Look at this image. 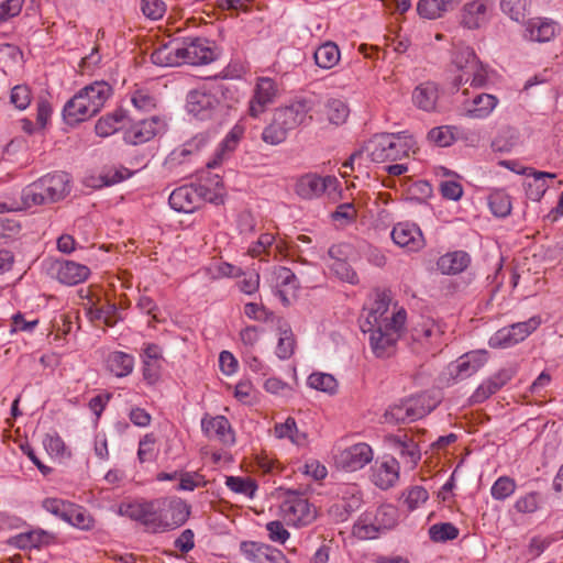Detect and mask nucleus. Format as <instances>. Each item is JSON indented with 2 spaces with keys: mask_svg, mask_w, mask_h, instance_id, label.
Instances as JSON below:
<instances>
[{
  "mask_svg": "<svg viewBox=\"0 0 563 563\" xmlns=\"http://www.w3.org/2000/svg\"><path fill=\"white\" fill-rule=\"evenodd\" d=\"M317 103L316 98H299L289 106L276 109L272 122L263 130L262 140L271 145L283 143L289 131L312 121L311 112Z\"/></svg>",
  "mask_w": 563,
  "mask_h": 563,
  "instance_id": "1",
  "label": "nucleus"
},
{
  "mask_svg": "<svg viewBox=\"0 0 563 563\" xmlns=\"http://www.w3.org/2000/svg\"><path fill=\"white\" fill-rule=\"evenodd\" d=\"M112 92V87L104 80L95 81L81 88L64 106V120L74 125L96 115Z\"/></svg>",
  "mask_w": 563,
  "mask_h": 563,
  "instance_id": "2",
  "label": "nucleus"
},
{
  "mask_svg": "<svg viewBox=\"0 0 563 563\" xmlns=\"http://www.w3.org/2000/svg\"><path fill=\"white\" fill-rule=\"evenodd\" d=\"M407 132L377 133L363 143V150L373 163L396 162L409 156L415 146Z\"/></svg>",
  "mask_w": 563,
  "mask_h": 563,
  "instance_id": "3",
  "label": "nucleus"
},
{
  "mask_svg": "<svg viewBox=\"0 0 563 563\" xmlns=\"http://www.w3.org/2000/svg\"><path fill=\"white\" fill-rule=\"evenodd\" d=\"M70 192V176L64 172L47 174L25 187L22 191L24 208L52 203L64 199Z\"/></svg>",
  "mask_w": 563,
  "mask_h": 563,
  "instance_id": "4",
  "label": "nucleus"
},
{
  "mask_svg": "<svg viewBox=\"0 0 563 563\" xmlns=\"http://www.w3.org/2000/svg\"><path fill=\"white\" fill-rule=\"evenodd\" d=\"M407 318L404 308L397 309L391 313L390 325L376 327L373 330H366L369 333V345L377 357H389L395 352L396 343L400 338V332Z\"/></svg>",
  "mask_w": 563,
  "mask_h": 563,
  "instance_id": "5",
  "label": "nucleus"
},
{
  "mask_svg": "<svg viewBox=\"0 0 563 563\" xmlns=\"http://www.w3.org/2000/svg\"><path fill=\"white\" fill-rule=\"evenodd\" d=\"M280 492L283 501L279 508L288 525L303 527L316 520V507L301 493L291 489H280Z\"/></svg>",
  "mask_w": 563,
  "mask_h": 563,
  "instance_id": "6",
  "label": "nucleus"
},
{
  "mask_svg": "<svg viewBox=\"0 0 563 563\" xmlns=\"http://www.w3.org/2000/svg\"><path fill=\"white\" fill-rule=\"evenodd\" d=\"M221 92L220 87L211 90L196 89L189 91L186 98L188 113L199 121L217 119L223 110V104L219 98Z\"/></svg>",
  "mask_w": 563,
  "mask_h": 563,
  "instance_id": "7",
  "label": "nucleus"
},
{
  "mask_svg": "<svg viewBox=\"0 0 563 563\" xmlns=\"http://www.w3.org/2000/svg\"><path fill=\"white\" fill-rule=\"evenodd\" d=\"M430 398L424 395H416L401 399L390 406L385 415V421L391 423H408L423 418L433 410Z\"/></svg>",
  "mask_w": 563,
  "mask_h": 563,
  "instance_id": "8",
  "label": "nucleus"
},
{
  "mask_svg": "<svg viewBox=\"0 0 563 563\" xmlns=\"http://www.w3.org/2000/svg\"><path fill=\"white\" fill-rule=\"evenodd\" d=\"M157 506V499L123 503L119 507V512L131 520L141 522L148 532L162 533V518Z\"/></svg>",
  "mask_w": 563,
  "mask_h": 563,
  "instance_id": "9",
  "label": "nucleus"
},
{
  "mask_svg": "<svg viewBox=\"0 0 563 563\" xmlns=\"http://www.w3.org/2000/svg\"><path fill=\"white\" fill-rule=\"evenodd\" d=\"M541 324V318L533 316L523 322H517L509 327L499 329L489 339L492 347L506 349L522 342Z\"/></svg>",
  "mask_w": 563,
  "mask_h": 563,
  "instance_id": "10",
  "label": "nucleus"
},
{
  "mask_svg": "<svg viewBox=\"0 0 563 563\" xmlns=\"http://www.w3.org/2000/svg\"><path fill=\"white\" fill-rule=\"evenodd\" d=\"M209 194L210 189L205 185H184L169 195L168 202L178 212L191 213L209 199Z\"/></svg>",
  "mask_w": 563,
  "mask_h": 563,
  "instance_id": "11",
  "label": "nucleus"
},
{
  "mask_svg": "<svg viewBox=\"0 0 563 563\" xmlns=\"http://www.w3.org/2000/svg\"><path fill=\"white\" fill-rule=\"evenodd\" d=\"M391 302L390 291L387 290H375L373 302L369 303L364 310L366 316L361 320V330L366 333V330H373L376 327L390 325V317L393 312L389 311Z\"/></svg>",
  "mask_w": 563,
  "mask_h": 563,
  "instance_id": "12",
  "label": "nucleus"
},
{
  "mask_svg": "<svg viewBox=\"0 0 563 563\" xmlns=\"http://www.w3.org/2000/svg\"><path fill=\"white\" fill-rule=\"evenodd\" d=\"M163 532L181 527L189 518L191 507L179 497L157 498Z\"/></svg>",
  "mask_w": 563,
  "mask_h": 563,
  "instance_id": "13",
  "label": "nucleus"
},
{
  "mask_svg": "<svg viewBox=\"0 0 563 563\" xmlns=\"http://www.w3.org/2000/svg\"><path fill=\"white\" fill-rule=\"evenodd\" d=\"M184 64L201 65L217 57L212 43L205 37H187L181 43Z\"/></svg>",
  "mask_w": 563,
  "mask_h": 563,
  "instance_id": "14",
  "label": "nucleus"
},
{
  "mask_svg": "<svg viewBox=\"0 0 563 563\" xmlns=\"http://www.w3.org/2000/svg\"><path fill=\"white\" fill-rule=\"evenodd\" d=\"M166 130V122L157 115L140 120L124 132V141L139 145L151 141Z\"/></svg>",
  "mask_w": 563,
  "mask_h": 563,
  "instance_id": "15",
  "label": "nucleus"
},
{
  "mask_svg": "<svg viewBox=\"0 0 563 563\" xmlns=\"http://www.w3.org/2000/svg\"><path fill=\"white\" fill-rule=\"evenodd\" d=\"M338 179L334 176L321 177L317 174H306L296 183V194L302 199L320 197L327 190H335Z\"/></svg>",
  "mask_w": 563,
  "mask_h": 563,
  "instance_id": "16",
  "label": "nucleus"
},
{
  "mask_svg": "<svg viewBox=\"0 0 563 563\" xmlns=\"http://www.w3.org/2000/svg\"><path fill=\"white\" fill-rule=\"evenodd\" d=\"M277 92L278 87L274 79L269 77L257 78L253 97L250 100V115L257 118L264 113L267 107L274 103Z\"/></svg>",
  "mask_w": 563,
  "mask_h": 563,
  "instance_id": "17",
  "label": "nucleus"
},
{
  "mask_svg": "<svg viewBox=\"0 0 563 563\" xmlns=\"http://www.w3.org/2000/svg\"><path fill=\"white\" fill-rule=\"evenodd\" d=\"M492 10V0H473L467 2L460 11V24L467 30L481 29L489 21Z\"/></svg>",
  "mask_w": 563,
  "mask_h": 563,
  "instance_id": "18",
  "label": "nucleus"
},
{
  "mask_svg": "<svg viewBox=\"0 0 563 563\" xmlns=\"http://www.w3.org/2000/svg\"><path fill=\"white\" fill-rule=\"evenodd\" d=\"M49 269L59 283L68 286L80 284L90 275L86 265L67 260H54Z\"/></svg>",
  "mask_w": 563,
  "mask_h": 563,
  "instance_id": "19",
  "label": "nucleus"
},
{
  "mask_svg": "<svg viewBox=\"0 0 563 563\" xmlns=\"http://www.w3.org/2000/svg\"><path fill=\"white\" fill-rule=\"evenodd\" d=\"M373 460V450L367 443H356L340 452L338 464L349 472L363 468Z\"/></svg>",
  "mask_w": 563,
  "mask_h": 563,
  "instance_id": "20",
  "label": "nucleus"
},
{
  "mask_svg": "<svg viewBox=\"0 0 563 563\" xmlns=\"http://www.w3.org/2000/svg\"><path fill=\"white\" fill-rule=\"evenodd\" d=\"M399 478V463L393 456H384L372 467V481L380 489L393 487Z\"/></svg>",
  "mask_w": 563,
  "mask_h": 563,
  "instance_id": "21",
  "label": "nucleus"
},
{
  "mask_svg": "<svg viewBox=\"0 0 563 563\" xmlns=\"http://www.w3.org/2000/svg\"><path fill=\"white\" fill-rule=\"evenodd\" d=\"M201 428L210 439H216L223 444L234 443V432L229 420L224 416H206L201 420Z\"/></svg>",
  "mask_w": 563,
  "mask_h": 563,
  "instance_id": "22",
  "label": "nucleus"
},
{
  "mask_svg": "<svg viewBox=\"0 0 563 563\" xmlns=\"http://www.w3.org/2000/svg\"><path fill=\"white\" fill-rule=\"evenodd\" d=\"M151 59L158 66H179L184 64L181 44L178 41H169L162 44L152 53Z\"/></svg>",
  "mask_w": 563,
  "mask_h": 563,
  "instance_id": "23",
  "label": "nucleus"
},
{
  "mask_svg": "<svg viewBox=\"0 0 563 563\" xmlns=\"http://www.w3.org/2000/svg\"><path fill=\"white\" fill-rule=\"evenodd\" d=\"M512 377L510 369H500L479 385L471 397L472 404H481L504 387Z\"/></svg>",
  "mask_w": 563,
  "mask_h": 563,
  "instance_id": "24",
  "label": "nucleus"
},
{
  "mask_svg": "<svg viewBox=\"0 0 563 563\" xmlns=\"http://www.w3.org/2000/svg\"><path fill=\"white\" fill-rule=\"evenodd\" d=\"M470 263L471 257L465 251L454 250L439 257L437 268L443 275H457L464 272Z\"/></svg>",
  "mask_w": 563,
  "mask_h": 563,
  "instance_id": "25",
  "label": "nucleus"
},
{
  "mask_svg": "<svg viewBox=\"0 0 563 563\" xmlns=\"http://www.w3.org/2000/svg\"><path fill=\"white\" fill-rule=\"evenodd\" d=\"M558 30V24L552 20L530 19L526 24L525 38L534 42H549L555 36Z\"/></svg>",
  "mask_w": 563,
  "mask_h": 563,
  "instance_id": "26",
  "label": "nucleus"
},
{
  "mask_svg": "<svg viewBox=\"0 0 563 563\" xmlns=\"http://www.w3.org/2000/svg\"><path fill=\"white\" fill-rule=\"evenodd\" d=\"M390 235L397 246H409V244L420 245L424 243L420 228L411 222L397 223L393 228Z\"/></svg>",
  "mask_w": 563,
  "mask_h": 563,
  "instance_id": "27",
  "label": "nucleus"
},
{
  "mask_svg": "<svg viewBox=\"0 0 563 563\" xmlns=\"http://www.w3.org/2000/svg\"><path fill=\"white\" fill-rule=\"evenodd\" d=\"M453 64L455 67L462 73L457 76L453 85L456 89L463 85L464 76L474 68V66L479 62L474 49L470 46H461L457 47L453 54Z\"/></svg>",
  "mask_w": 563,
  "mask_h": 563,
  "instance_id": "28",
  "label": "nucleus"
},
{
  "mask_svg": "<svg viewBox=\"0 0 563 563\" xmlns=\"http://www.w3.org/2000/svg\"><path fill=\"white\" fill-rule=\"evenodd\" d=\"M498 99L494 95L478 93L465 108V115L473 119H484L496 108Z\"/></svg>",
  "mask_w": 563,
  "mask_h": 563,
  "instance_id": "29",
  "label": "nucleus"
},
{
  "mask_svg": "<svg viewBox=\"0 0 563 563\" xmlns=\"http://www.w3.org/2000/svg\"><path fill=\"white\" fill-rule=\"evenodd\" d=\"M460 0H419L417 12L421 18L434 20L453 10Z\"/></svg>",
  "mask_w": 563,
  "mask_h": 563,
  "instance_id": "30",
  "label": "nucleus"
},
{
  "mask_svg": "<svg viewBox=\"0 0 563 563\" xmlns=\"http://www.w3.org/2000/svg\"><path fill=\"white\" fill-rule=\"evenodd\" d=\"M329 268L342 280L351 284L357 283V275L345 260L341 258V249H328Z\"/></svg>",
  "mask_w": 563,
  "mask_h": 563,
  "instance_id": "31",
  "label": "nucleus"
},
{
  "mask_svg": "<svg viewBox=\"0 0 563 563\" xmlns=\"http://www.w3.org/2000/svg\"><path fill=\"white\" fill-rule=\"evenodd\" d=\"M438 97V88L430 81L420 84L412 92L413 103L424 111H431L435 108Z\"/></svg>",
  "mask_w": 563,
  "mask_h": 563,
  "instance_id": "32",
  "label": "nucleus"
},
{
  "mask_svg": "<svg viewBox=\"0 0 563 563\" xmlns=\"http://www.w3.org/2000/svg\"><path fill=\"white\" fill-rule=\"evenodd\" d=\"M107 368L117 377H125L134 368V357L121 351L111 352L107 357Z\"/></svg>",
  "mask_w": 563,
  "mask_h": 563,
  "instance_id": "33",
  "label": "nucleus"
},
{
  "mask_svg": "<svg viewBox=\"0 0 563 563\" xmlns=\"http://www.w3.org/2000/svg\"><path fill=\"white\" fill-rule=\"evenodd\" d=\"M316 65L323 69L334 67L340 60V49L334 42L321 44L313 54Z\"/></svg>",
  "mask_w": 563,
  "mask_h": 563,
  "instance_id": "34",
  "label": "nucleus"
},
{
  "mask_svg": "<svg viewBox=\"0 0 563 563\" xmlns=\"http://www.w3.org/2000/svg\"><path fill=\"white\" fill-rule=\"evenodd\" d=\"M241 134L242 130L239 128H234L224 137V140L219 144V147L217 148L213 158L207 163L208 169L216 168L217 166H219L223 162L225 155L235 150L241 137Z\"/></svg>",
  "mask_w": 563,
  "mask_h": 563,
  "instance_id": "35",
  "label": "nucleus"
},
{
  "mask_svg": "<svg viewBox=\"0 0 563 563\" xmlns=\"http://www.w3.org/2000/svg\"><path fill=\"white\" fill-rule=\"evenodd\" d=\"M125 118L123 110H115L113 113L101 117L95 126L97 135L107 137L115 133L120 128L121 123Z\"/></svg>",
  "mask_w": 563,
  "mask_h": 563,
  "instance_id": "36",
  "label": "nucleus"
},
{
  "mask_svg": "<svg viewBox=\"0 0 563 563\" xmlns=\"http://www.w3.org/2000/svg\"><path fill=\"white\" fill-rule=\"evenodd\" d=\"M274 433L276 438L288 439L297 445H300L306 441V434L298 430L296 420L292 417H288L283 423H276L274 427Z\"/></svg>",
  "mask_w": 563,
  "mask_h": 563,
  "instance_id": "37",
  "label": "nucleus"
},
{
  "mask_svg": "<svg viewBox=\"0 0 563 563\" xmlns=\"http://www.w3.org/2000/svg\"><path fill=\"white\" fill-rule=\"evenodd\" d=\"M380 533L371 514L362 515L353 526V534L361 540H371Z\"/></svg>",
  "mask_w": 563,
  "mask_h": 563,
  "instance_id": "38",
  "label": "nucleus"
},
{
  "mask_svg": "<svg viewBox=\"0 0 563 563\" xmlns=\"http://www.w3.org/2000/svg\"><path fill=\"white\" fill-rule=\"evenodd\" d=\"M484 364L479 354H466L459 358L455 365L456 377L464 379L475 374Z\"/></svg>",
  "mask_w": 563,
  "mask_h": 563,
  "instance_id": "39",
  "label": "nucleus"
},
{
  "mask_svg": "<svg viewBox=\"0 0 563 563\" xmlns=\"http://www.w3.org/2000/svg\"><path fill=\"white\" fill-rule=\"evenodd\" d=\"M240 550L247 560L254 563H264L273 548L254 541H243L240 544Z\"/></svg>",
  "mask_w": 563,
  "mask_h": 563,
  "instance_id": "40",
  "label": "nucleus"
},
{
  "mask_svg": "<svg viewBox=\"0 0 563 563\" xmlns=\"http://www.w3.org/2000/svg\"><path fill=\"white\" fill-rule=\"evenodd\" d=\"M530 0H501V11L516 22L525 21L529 13Z\"/></svg>",
  "mask_w": 563,
  "mask_h": 563,
  "instance_id": "41",
  "label": "nucleus"
},
{
  "mask_svg": "<svg viewBox=\"0 0 563 563\" xmlns=\"http://www.w3.org/2000/svg\"><path fill=\"white\" fill-rule=\"evenodd\" d=\"M554 177L555 174L547 172H534L532 181L527 184V197L532 201H539L548 189V186L545 185V178Z\"/></svg>",
  "mask_w": 563,
  "mask_h": 563,
  "instance_id": "42",
  "label": "nucleus"
},
{
  "mask_svg": "<svg viewBox=\"0 0 563 563\" xmlns=\"http://www.w3.org/2000/svg\"><path fill=\"white\" fill-rule=\"evenodd\" d=\"M358 498L353 497L351 500L342 499L329 508V515L336 522H344L358 508Z\"/></svg>",
  "mask_w": 563,
  "mask_h": 563,
  "instance_id": "43",
  "label": "nucleus"
},
{
  "mask_svg": "<svg viewBox=\"0 0 563 563\" xmlns=\"http://www.w3.org/2000/svg\"><path fill=\"white\" fill-rule=\"evenodd\" d=\"M327 115L330 123L340 125L344 123L349 117L350 109L342 99L332 98L325 103Z\"/></svg>",
  "mask_w": 563,
  "mask_h": 563,
  "instance_id": "44",
  "label": "nucleus"
},
{
  "mask_svg": "<svg viewBox=\"0 0 563 563\" xmlns=\"http://www.w3.org/2000/svg\"><path fill=\"white\" fill-rule=\"evenodd\" d=\"M227 486L234 493L252 498L257 489L254 479L250 477L227 476Z\"/></svg>",
  "mask_w": 563,
  "mask_h": 563,
  "instance_id": "45",
  "label": "nucleus"
},
{
  "mask_svg": "<svg viewBox=\"0 0 563 563\" xmlns=\"http://www.w3.org/2000/svg\"><path fill=\"white\" fill-rule=\"evenodd\" d=\"M459 529L451 522L432 525L429 528V537L433 542H446L459 537Z\"/></svg>",
  "mask_w": 563,
  "mask_h": 563,
  "instance_id": "46",
  "label": "nucleus"
},
{
  "mask_svg": "<svg viewBox=\"0 0 563 563\" xmlns=\"http://www.w3.org/2000/svg\"><path fill=\"white\" fill-rule=\"evenodd\" d=\"M308 385L317 390L328 393L330 395L334 394L338 389V382L331 375L327 373H312L308 377Z\"/></svg>",
  "mask_w": 563,
  "mask_h": 563,
  "instance_id": "47",
  "label": "nucleus"
},
{
  "mask_svg": "<svg viewBox=\"0 0 563 563\" xmlns=\"http://www.w3.org/2000/svg\"><path fill=\"white\" fill-rule=\"evenodd\" d=\"M373 518L380 531L389 530L397 523V509L391 505H383Z\"/></svg>",
  "mask_w": 563,
  "mask_h": 563,
  "instance_id": "48",
  "label": "nucleus"
},
{
  "mask_svg": "<svg viewBox=\"0 0 563 563\" xmlns=\"http://www.w3.org/2000/svg\"><path fill=\"white\" fill-rule=\"evenodd\" d=\"M66 522L79 529L88 530L93 526V518L82 507L73 504Z\"/></svg>",
  "mask_w": 563,
  "mask_h": 563,
  "instance_id": "49",
  "label": "nucleus"
},
{
  "mask_svg": "<svg viewBox=\"0 0 563 563\" xmlns=\"http://www.w3.org/2000/svg\"><path fill=\"white\" fill-rule=\"evenodd\" d=\"M296 341L290 329L282 330L276 346V355L280 360H288L295 352Z\"/></svg>",
  "mask_w": 563,
  "mask_h": 563,
  "instance_id": "50",
  "label": "nucleus"
},
{
  "mask_svg": "<svg viewBox=\"0 0 563 563\" xmlns=\"http://www.w3.org/2000/svg\"><path fill=\"white\" fill-rule=\"evenodd\" d=\"M516 482L509 476L499 477L492 486L490 493L494 499L505 500L516 490Z\"/></svg>",
  "mask_w": 563,
  "mask_h": 563,
  "instance_id": "51",
  "label": "nucleus"
},
{
  "mask_svg": "<svg viewBox=\"0 0 563 563\" xmlns=\"http://www.w3.org/2000/svg\"><path fill=\"white\" fill-rule=\"evenodd\" d=\"M518 136L515 130H503L492 142V147L495 152L507 153L510 152L517 144Z\"/></svg>",
  "mask_w": 563,
  "mask_h": 563,
  "instance_id": "52",
  "label": "nucleus"
},
{
  "mask_svg": "<svg viewBox=\"0 0 563 563\" xmlns=\"http://www.w3.org/2000/svg\"><path fill=\"white\" fill-rule=\"evenodd\" d=\"M488 203L492 212L497 217H506L510 213V198L504 192L492 194Z\"/></svg>",
  "mask_w": 563,
  "mask_h": 563,
  "instance_id": "53",
  "label": "nucleus"
},
{
  "mask_svg": "<svg viewBox=\"0 0 563 563\" xmlns=\"http://www.w3.org/2000/svg\"><path fill=\"white\" fill-rule=\"evenodd\" d=\"M73 503L65 501L58 498H46L43 500V508L52 515L58 517L66 522L69 509Z\"/></svg>",
  "mask_w": 563,
  "mask_h": 563,
  "instance_id": "54",
  "label": "nucleus"
},
{
  "mask_svg": "<svg viewBox=\"0 0 563 563\" xmlns=\"http://www.w3.org/2000/svg\"><path fill=\"white\" fill-rule=\"evenodd\" d=\"M470 82L472 87L482 88L488 82L487 69L479 60L472 70H470L463 80V85Z\"/></svg>",
  "mask_w": 563,
  "mask_h": 563,
  "instance_id": "55",
  "label": "nucleus"
},
{
  "mask_svg": "<svg viewBox=\"0 0 563 563\" xmlns=\"http://www.w3.org/2000/svg\"><path fill=\"white\" fill-rule=\"evenodd\" d=\"M31 90L26 85H16L12 88L10 95L11 103L19 110L26 109L31 103Z\"/></svg>",
  "mask_w": 563,
  "mask_h": 563,
  "instance_id": "56",
  "label": "nucleus"
},
{
  "mask_svg": "<svg viewBox=\"0 0 563 563\" xmlns=\"http://www.w3.org/2000/svg\"><path fill=\"white\" fill-rule=\"evenodd\" d=\"M142 12L151 20L163 18L166 12V3L164 0H142Z\"/></svg>",
  "mask_w": 563,
  "mask_h": 563,
  "instance_id": "57",
  "label": "nucleus"
},
{
  "mask_svg": "<svg viewBox=\"0 0 563 563\" xmlns=\"http://www.w3.org/2000/svg\"><path fill=\"white\" fill-rule=\"evenodd\" d=\"M155 442L156 439L153 433H147L140 440L137 457L141 463L152 461L154 459Z\"/></svg>",
  "mask_w": 563,
  "mask_h": 563,
  "instance_id": "58",
  "label": "nucleus"
},
{
  "mask_svg": "<svg viewBox=\"0 0 563 563\" xmlns=\"http://www.w3.org/2000/svg\"><path fill=\"white\" fill-rule=\"evenodd\" d=\"M429 498V494L427 489L422 486H413L408 490L405 503L408 506V509L415 510L420 505L424 504Z\"/></svg>",
  "mask_w": 563,
  "mask_h": 563,
  "instance_id": "59",
  "label": "nucleus"
},
{
  "mask_svg": "<svg viewBox=\"0 0 563 563\" xmlns=\"http://www.w3.org/2000/svg\"><path fill=\"white\" fill-rule=\"evenodd\" d=\"M203 476L197 472H180L178 490H194L196 487L205 485Z\"/></svg>",
  "mask_w": 563,
  "mask_h": 563,
  "instance_id": "60",
  "label": "nucleus"
},
{
  "mask_svg": "<svg viewBox=\"0 0 563 563\" xmlns=\"http://www.w3.org/2000/svg\"><path fill=\"white\" fill-rule=\"evenodd\" d=\"M538 507L539 495L534 492L520 497L515 504L516 510L521 514H532L537 511Z\"/></svg>",
  "mask_w": 563,
  "mask_h": 563,
  "instance_id": "61",
  "label": "nucleus"
},
{
  "mask_svg": "<svg viewBox=\"0 0 563 563\" xmlns=\"http://www.w3.org/2000/svg\"><path fill=\"white\" fill-rule=\"evenodd\" d=\"M428 139L438 146H449L453 141V134L446 126L433 128L428 133Z\"/></svg>",
  "mask_w": 563,
  "mask_h": 563,
  "instance_id": "62",
  "label": "nucleus"
},
{
  "mask_svg": "<svg viewBox=\"0 0 563 563\" xmlns=\"http://www.w3.org/2000/svg\"><path fill=\"white\" fill-rule=\"evenodd\" d=\"M174 547L181 554H187L195 548V533L191 529H185L175 539Z\"/></svg>",
  "mask_w": 563,
  "mask_h": 563,
  "instance_id": "63",
  "label": "nucleus"
},
{
  "mask_svg": "<svg viewBox=\"0 0 563 563\" xmlns=\"http://www.w3.org/2000/svg\"><path fill=\"white\" fill-rule=\"evenodd\" d=\"M268 537L274 542L285 543L289 538V532L285 529L280 521H271L266 525Z\"/></svg>",
  "mask_w": 563,
  "mask_h": 563,
  "instance_id": "64",
  "label": "nucleus"
}]
</instances>
